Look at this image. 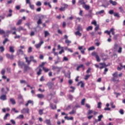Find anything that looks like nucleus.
I'll list each match as a JSON object with an SVG mask.
<instances>
[{"instance_id":"f257e3e1","label":"nucleus","mask_w":125,"mask_h":125,"mask_svg":"<svg viewBox=\"0 0 125 125\" xmlns=\"http://www.w3.org/2000/svg\"><path fill=\"white\" fill-rule=\"evenodd\" d=\"M123 49V48L122 47L120 46L119 44H115L114 47V51H117L118 53H122V50Z\"/></svg>"},{"instance_id":"f03ea898","label":"nucleus","mask_w":125,"mask_h":125,"mask_svg":"<svg viewBox=\"0 0 125 125\" xmlns=\"http://www.w3.org/2000/svg\"><path fill=\"white\" fill-rule=\"evenodd\" d=\"M62 69V67H59L54 65H52V70H53V71H55V70H56L57 74H59V73H60Z\"/></svg>"},{"instance_id":"7ed1b4c3","label":"nucleus","mask_w":125,"mask_h":125,"mask_svg":"<svg viewBox=\"0 0 125 125\" xmlns=\"http://www.w3.org/2000/svg\"><path fill=\"white\" fill-rule=\"evenodd\" d=\"M91 54L93 56H95L96 57L97 62H100V58H99V56L97 55V53L94 52H92Z\"/></svg>"},{"instance_id":"20e7f679","label":"nucleus","mask_w":125,"mask_h":125,"mask_svg":"<svg viewBox=\"0 0 125 125\" xmlns=\"http://www.w3.org/2000/svg\"><path fill=\"white\" fill-rule=\"evenodd\" d=\"M21 113L22 114H26V113H27V114H29V113H30V110L29 108H23L21 110Z\"/></svg>"},{"instance_id":"39448f33","label":"nucleus","mask_w":125,"mask_h":125,"mask_svg":"<svg viewBox=\"0 0 125 125\" xmlns=\"http://www.w3.org/2000/svg\"><path fill=\"white\" fill-rule=\"evenodd\" d=\"M18 65L20 67V68H23V67H25V65H26V64H25V63H24V62H21L20 61H19L18 62Z\"/></svg>"},{"instance_id":"423d86ee","label":"nucleus","mask_w":125,"mask_h":125,"mask_svg":"<svg viewBox=\"0 0 125 125\" xmlns=\"http://www.w3.org/2000/svg\"><path fill=\"white\" fill-rule=\"evenodd\" d=\"M43 41L41 40V42H39V43L35 44V46L37 49L40 48L42 46V44H43Z\"/></svg>"},{"instance_id":"0eeeda50","label":"nucleus","mask_w":125,"mask_h":125,"mask_svg":"<svg viewBox=\"0 0 125 125\" xmlns=\"http://www.w3.org/2000/svg\"><path fill=\"white\" fill-rule=\"evenodd\" d=\"M6 56L7 58H8L9 59H11V60H13L14 59V55L13 54H12L10 55L9 54H6Z\"/></svg>"},{"instance_id":"6e6552de","label":"nucleus","mask_w":125,"mask_h":125,"mask_svg":"<svg viewBox=\"0 0 125 125\" xmlns=\"http://www.w3.org/2000/svg\"><path fill=\"white\" fill-rule=\"evenodd\" d=\"M17 31L18 32H19V33H20V32H21V31H24V32H26V28H23V27H22V26H20L19 27H18L17 29Z\"/></svg>"},{"instance_id":"1a4fd4ad","label":"nucleus","mask_w":125,"mask_h":125,"mask_svg":"<svg viewBox=\"0 0 125 125\" xmlns=\"http://www.w3.org/2000/svg\"><path fill=\"white\" fill-rule=\"evenodd\" d=\"M6 89L7 91H4V88H1V92L2 94H7V92L9 91V88L7 87H6Z\"/></svg>"},{"instance_id":"9d476101","label":"nucleus","mask_w":125,"mask_h":125,"mask_svg":"<svg viewBox=\"0 0 125 125\" xmlns=\"http://www.w3.org/2000/svg\"><path fill=\"white\" fill-rule=\"evenodd\" d=\"M9 51L11 52V53H14V52H15V50H14V46H10Z\"/></svg>"},{"instance_id":"9b49d317","label":"nucleus","mask_w":125,"mask_h":125,"mask_svg":"<svg viewBox=\"0 0 125 125\" xmlns=\"http://www.w3.org/2000/svg\"><path fill=\"white\" fill-rule=\"evenodd\" d=\"M53 83L51 82H48L47 83V85L48 86L49 89H51L52 88V86H53Z\"/></svg>"},{"instance_id":"f8f14e48","label":"nucleus","mask_w":125,"mask_h":125,"mask_svg":"<svg viewBox=\"0 0 125 125\" xmlns=\"http://www.w3.org/2000/svg\"><path fill=\"white\" fill-rule=\"evenodd\" d=\"M83 8H84L85 10H89V9L90 8V6L88 5L84 4L83 5Z\"/></svg>"},{"instance_id":"ddd939ff","label":"nucleus","mask_w":125,"mask_h":125,"mask_svg":"<svg viewBox=\"0 0 125 125\" xmlns=\"http://www.w3.org/2000/svg\"><path fill=\"white\" fill-rule=\"evenodd\" d=\"M112 82H114V83H118L120 82V80L116 79L115 77H112Z\"/></svg>"},{"instance_id":"4468645a","label":"nucleus","mask_w":125,"mask_h":125,"mask_svg":"<svg viewBox=\"0 0 125 125\" xmlns=\"http://www.w3.org/2000/svg\"><path fill=\"white\" fill-rule=\"evenodd\" d=\"M104 13H105V11H104V10H102L99 12H97L96 13V15H101V14H103Z\"/></svg>"},{"instance_id":"2eb2a0df","label":"nucleus","mask_w":125,"mask_h":125,"mask_svg":"<svg viewBox=\"0 0 125 125\" xmlns=\"http://www.w3.org/2000/svg\"><path fill=\"white\" fill-rule=\"evenodd\" d=\"M55 61V64L56 65L57 64H58V63H60L61 62V61L60 60V57L59 56H57V61Z\"/></svg>"},{"instance_id":"dca6fc26","label":"nucleus","mask_w":125,"mask_h":125,"mask_svg":"<svg viewBox=\"0 0 125 125\" xmlns=\"http://www.w3.org/2000/svg\"><path fill=\"white\" fill-rule=\"evenodd\" d=\"M0 99L1 100H3V101H4V100H6V95H2L0 97Z\"/></svg>"},{"instance_id":"f3484780","label":"nucleus","mask_w":125,"mask_h":125,"mask_svg":"<svg viewBox=\"0 0 125 125\" xmlns=\"http://www.w3.org/2000/svg\"><path fill=\"white\" fill-rule=\"evenodd\" d=\"M29 104H32V105H34V102L32 100L28 101L27 103L25 104V106H28Z\"/></svg>"},{"instance_id":"a211bd4d","label":"nucleus","mask_w":125,"mask_h":125,"mask_svg":"<svg viewBox=\"0 0 125 125\" xmlns=\"http://www.w3.org/2000/svg\"><path fill=\"white\" fill-rule=\"evenodd\" d=\"M44 123H45V124H46V125H51V123L50 122V120L49 119H46L44 121Z\"/></svg>"},{"instance_id":"6ab92c4d","label":"nucleus","mask_w":125,"mask_h":125,"mask_svg":"<svg viewBox=\"0 0 125 125\" xmlns=\"http://www.w3.org/2000/svg\"><path fill=\"white\" fill-rule=\"evenodd\" d=\"M37 69H39V71L37 72V75L38 76L42 75V68H40V67H38Z\"/></svg>"},{"instance_id":"aec40b11","label":"nucleus","mask_w":125,"mask_h":125,"mask_svg":"<svg viewBox=\"0 0 125 125\" xmlns=\"http://www.w3.org/2000/svg\"><path fill=\"white\" fill-rule=\"evenodd\" d=\"M50 106L51 109H52V110L56 109V105H53V104L50 103Z\"/></svg>"},{"instance_id":"412c9836","label":"nucleus","mask_w":125,"mask_h":125,"mask_svg":"<svg viewBox=\"0 0 125 125\" xmlns=\"http://www.w3.org/2000/svg\"><path fill=\"white\" fill-rule=\"evenodd\" d=\"M64 119H65L66 120H67V121H72L73 120H74V117H68V116H66L64 117Z\"/></svg>"},{"instance_id":"4be33fe9","label":"nucleus","mask_w":125,"mask_h":125,"mask_svg":"<svg viewBox=\"0 0 125 125\" xmlns=\"http://www.w3.org/2000/svg\"><path fill=\"white\" fill-rule=\"evenodd\" d=\"M83 67H84L83 64H81L78 66V67L76 68V70L77 71H80V69H81V68H83Z\"/></svg>"},{"instance_id":"5701e85b","label":"nucleus","mask_w":125,"mask_h":125,"mask_svg":"<svg viewBox=\"0 0 125 125\" xmlns=\"http://www.w3.org/2000/svg\"><path fill=\"white\" fill-rule=\"evenodd\" d=\"M18 55H23L24 54V52H23V50L22 49L19 50V51L17 52Z\"/></svg>"},{"instance_id":"b1692460","label":"nucleus","mask_w":125,"mask_h":125,"mask_svg":"<svg viewBox=\"0 0 125 125\" xmlns=\"http://www.w3.org/2000/svg\"><path fill=\"white\" fill-rule=\"evenodd\" d=\"M10 101L13 105H15V104H16V102H15V100L13 98L10 99Z\"/></svg>"},{"instance_id":"393cba45","label":"nucleus","mask_w":125,"mask_h":125,"mask_svg":"<svg viewBox=\"0 0 125 125\" xmlns=\"http://www.w3.org/2000/svg\"><path fill=\"white\" fill-rule=\"evenodd\" d=\"M28 70H32V68L25 64L24 66V70L28 71Z\"/></svg>"},{"instance_id":"a878e982","label":"nucleus","mask_w":125,"mask_h":125,"mask_svg":"<svg viewBox=\"0 0 125 125\" xmlns=\"http://www.w3.org/2000/svg\"><path fill=\"white\" fill-rule=\"evenodd\" d=\"M109 2L111 4H112L114 6L117 5V2L115 1H113L112 0H110Z\"/></svg>"},{"instance_id":"bb28decb","label":"nucleus","mask_w":125,"mask_h":125,"mask_svg":"<svg viewBox=\"0 0 125 125\" xmlns=\"http://www.w3.org/2000/svg\"><path fill=\"white\" fill-rule=\"evenodd\" d=\"M10 116V114L9 113H6L5 115L4 116L3 120L5 121L6 120H7V118L8 117Z\"/></svg>"},{"instance_id":"cd10ccee","label":"nucleus","mask_w":125,"mask_h":125,"mask_svg":"<svg viewBox=\"0 0 125 125\" xmlns=\"http://www.w3.org/2000/svg\"><path fill=\"white\" fill-rule=\"evenodd\" d=\"M113 78H118L119 77V75L118 74V72H115L114 73L112 74Z\"/></svg>"},{"instance_id":"c85d7f7f","label":"nucleus","mask_w":125,"mask_h":125,"mask_svg":"<svg viewBox=\"0 0 125 125\" xmlns=\"http://www.w3.org/2000/svg\"><path fill=\"white\" fill-rule=\"evenodd\" d=\"M75 35L76 36H79V37H82V33L80 31H76L75 32Z\"/></svg>"},{"instance_id":"c756f323","label":"nucleus","mask_w":125,"mask_h":125,"mask_svg":"<svg viewBox=\"0 0 125 125\" xmlns=\"http://www.w3.org/2000/svg\"><path fill=\"white\" fill-rule=\"evenodd\" d=\"M79 2L82 5L85 4V2H84V0H79Z\"/></svg>"},{"instance_id":"7c9ffc66","label":"nucleus","mask_w":125,"mask_h":125,"mask_svg":"<svg viewBox=\"0 0 125 125\" xmlns=\"http://www.w3.org/2000/svg\"><path fill=\"white\" fill-rule=\"evenodd\" d=\"M29 5L30 9H31L32 10H35V5H34V4H32V3H31Z\"/></svg>"},{"instance_id":"2f4dec72","label":"nucleus","mask_w":125,"mask_h":125,"mask_svg":"<svg viewBox=\"0 0 125 125\" xmlns=\"http://www.w3.org/2000/svg\"><path fill=\"white\" fill-rule=\"evenodd\" d=\"M77 30L78 31L81 32V31H83V28L82 26L79 25L77 28Z\"/></svg>"},{"instance_id":"473e14b6","label":"nucleus","mask_w":125,"mask_h":125,"mask_svg":"<svg viewBox=\"0 0 125 125\" xmlns=\"http://www.w3.org/2000/svg\"><path fill=\"white\" fill-rule=\"evenodd\" d=\"M37 97L41 99L43 98L44 97V95H43V94H39L37 95Z\"/></svg>"},{"instance_id":"72a5a7b5","label":"nucleus","mask_w":125,"mask_h":125,"mask_svg":"<svg viewBox=\"0 0 125 125\" xmlns=\"http://www.w3.org/2000/svg\"><path fill=\"white\" fill-rule=\"evenodd\" d=\"M42 69L43 70V71H44V72L45 73H47V72H48L50 70V69H49L48 68H45L44 67H42Z\"/></svg>"},{"instance_id":"f704fd0d","label":"nucleus","mask_w":125,"mask_h":125,"mask_svg":"<svg viewBox=\"0 0 125 125\" xmlns=\"http://www.w3.org/2000/svg\"><path fill=\"white\" fill-rule=\"evenodd\" d=\"M102 118H103V115L102 114V115H99L98 117V122H101V119H102Z\"/></svg>"},{"instance_id":"c9c22d12","label":"nucleus","mask_w":125,"mask_h":125,"mask_svg":"<svg viewBox=\"0 0 125 125\" xmlns=\"http://www.w3.org/2000/svg\"><path fill=\"white\" fill-rule=\"evenodd\" d=\"M25 59L26 60V62L27 63L28 65H30V64H31V61L28 60L27 57H25Z\"/></svg>"},{"instance_id":"e433bc0d","label":"nucleus","mask_w":125,"mask_h":125,"mask_svg":"<svg viewBox=\"0 0 125 125\" xmlns=\"http://www.w3.org/2000/svg\"><path fill=\"white\" fill-rule=\"evenodd\" d=\"M22 21H23V20L21 19L19 20V21H18V23H16V25H21V24L22 23Z\"/></svg>"},{"instance_id":"4c0bfd02","label":"nucleus","mask_w":125,"mask_h":125,"mask_svg":"<svg viewBox=\"0 0 125 125\" xmlns=\"http://www.w3.org/2000/svg\"><path fill=\"white\" fill-rule=\"evenodd\" d=\"M114 16L115 17H118V18H120V17H121L120 16V15L119 14V13H114Z\"/></svg>"},{"instance_id":"58836bf2","label":"nucleus","mask_w":125,"mask_h":125,"mask_svg":"<svg viewBox=\"0 0 125 125\" xmlns=\"http://www.w3.org/2000/svg\"><path fill=\"white\" fill-rule=\"evenodd\" d=\"M76 110H72L71 111H70V112L69 113V114L70 115H73V114H76Z\"/></svg>"},{"instance_id":"ea45409f","label":"nucleus","mask_w":125,"mask_h":125,"mask_svg":"<svg viewBox=\"0 0 125 125\" xmlns=\"http://www.w3.org/2000/svg\"><path fill=\"white\" fill-rule=\"evenodd\" d=\"M119 9L122 13H124L125 12V11H124V9H123V7H119Z\"/></svg>"},{"instance_id":"a19ab883","label":"nucleus","mask_w":125,"mask_h":125,"mask_svg":"<svg viewBox=\"0 0 125 125\" xmlns=\"http://www.w3.org/2000/svg\"><path fill=\"white\" fill-rule=\"evenodd\" d=\"M100 65H101L102 66H103L105 68V67H108V65H106L105 63H100Z\"/></svg>"},{"instance_id":"79ce46f5","label":"nucleus","mask_w":125,"mask_h":125,"mask_svg":"<svg viewBox=\"0 0 125 125\" xmlns=\"http://www.w3.org/2000/svg\"><path fill=\"white\" fill-rule=\"evenodd\" d=\"M44 35H45V38H46L47 36H49V33H48V31H44Z\"/></svg>"},{"instance_id":"37998d69","label":"nucleus","mask_w":125,"mask_h":125,"mask_svg":"<svg viewBox=\"0 0 125 125\" xmlns=\"http://www.w3.org/2000/svg\"><path fill=\"white\" fill-rule=\"evenodd\" d=\"M4 74H5V69H3L1 71V74L2 75V76H4Z\"/></svg>"},{"instance_id":"c03bdc74","label":"nucleus","mask_w":125,"mask_h":125,"mask_svg":"<svg viewBox=\"0 0 125 125\" xmlns=\"http://www.w3.org/2000/svg\"><path fill=\"white\" fill-rule=\"evenodd\" d=\"M23 118H24V115H20L16 118V119H23Z\"/></svg>"},{"instance_id":"a18cd8bd","label":"nucleus","mask_w":125,"mask_h":125,"mask_svg":"<svg viewBox=\"0 0 125 125\" xmlns=\"http://www.w3.org/2000/svg\"><path fill=\"white\" fill-rule=\"evenodd\" d=\"M71 42L67 39L65 40V43H67V45H70L69 43H71Z\"/></svg>"},{"instance_id":"49530a36","label":"nucleus","mask_w":125,"mask_h":125,"mask_svg":"<svg viewBox=\"0 0 125 125\" xmlns=\"http://www.w3.org/2000/svg\"><path fill=\"white\" fill-rule=\"evenodd\" d=\"M7 42H9V40H8V39L5 38L4 41L3 42V44H5Z\"/></svg>"},{"instance_id":"de8ad7c7","label":"nucleus","mask_w":125,"mask_h":125,"mask_svg":"<svg viewBox=\"0 0 125 125\" xmlns=\"http://www.w3.org/2000/svg\"><path fill=\"white\" fill-rule=\"evenodd\" d=\"M37 6H41L42 5V2L38 1L36 3Z\"/></svg>"},{"instance_id":"09e8293b","label":"nucleus","mask_w":125,"mask_h":125,"mask_svg":"<svg viewBox=\"0 0 125 125\" xmlns=\"http://www.w3.org/2000/svg\"><path fill=\"white\" fill-rule=\"evenodd\" d=\"M42 23V19H39V20L37 21V24L38 25H40Z\"/></svg>"},{"instance_id":"8fccbe9b","label":"nucleus","mask_w":125,"mask_h":125,"mask_svg":"<svg viewBox=\"0 0 125 125\" xmlns=\"http://www.w3.org/2000/svg\"><path fill=\"white\" fill-rule=\"evenodd\" d=\"M92 29H93L92 26H89L86 28V30H87V31H90V30H92Z\"/></svg>"},{"instance_id":"3c124183","label":"nucleus","mask_w":125,"mask_h":125,"mask_svg":"<svg viewBox=\"0 0 125 125\" xmlns=\"http://www.w3.org/2000/svg\"><path fill=\"white\" fill-rule=\"evenodd\" d=\"M0 52H3L4 51V47L3 46L0 47Z\"/></svg>"},{"instance_id":"603ef678","label":"nucleus","mask_w":125,"mask_h":125,"mask_svg":"<svg viewBox=\"0 0 125 125\" xmlns=\"http://www.w3.org/2000/svg\"><path fill=\"white\" fill-rule=\"evenodd\" d=\"M119 113L121 114V115H124V114H125V112H124V110L123 109H121L119 110Z\"/></svg>"},{"instance_id":"864d4df0","label":"nucleus","mask_w":125,"mask_h":125,"mask_svg":"<svg viewBox=\"0 0 125 125\" xmlns=\"http://www.w3.org/2000/svg\"><path fill=\"white\" fill-rule=\"evenodd\" d=\"M94 49H95V47H94V46H91L88 48V50H94Z\"/></svg>"},{"instance_id":"5fc2aeb1","label":"nucleus","mask_w":125,"mask_h":125,"mask_svg":"<svg viewBox=\"0 0 125 125\" xmlns=\"http://www.w3.org/2000/svg\"><path fill=\"white\" fill-rule=\"evenodd\" d=\"M32 51H33V48H32V47H29L28 50V53H30V52H32Z\"/></svg>"},{"instance_id":"6e6d98bb","label":"nucleus","mask_w":125,"mask_h":125,"mask_svg":"<svg viewBox=\"0 0 125 125\" xmlns=\"http://www.w3.org/2000/svg\"><path fill=\"white\" fill-rule=\"evenodd\" d=\"M63 7H64V9L65 10L66 8H68V6H69V5H68V4H67L64 3V4H63Z\"/></svg>"},{"instance_id":"4d7b16f0","label":"nucleus","mask_w":125,"mask_h":125,"mask_svg":"<svg viewBox=\"0 0 125 125\" xmlns=\"http://www.w3.org/2000/svg\"><path fill=\"white\" fill-rule=\"evenodd\" d=\"M43 114V109H40V110H39V114L42 115Z\"/></svg>"},{"instance_id":"13d9d810","label":"nucleus","mask_w":125,"mask_h":125,"mask_svg":"<svg viewBox=\"0 0 125 125\" xmlns=\"http://www.w3.org/2000/svg\"><path fill=\"white\" fill-rule=\"evenodd\" d=\"M80 83L81 84V87H84V83H83V81H81Z\"/></svg>"},{"instance_id":"bf43d9fd","label":"nucleus","mask_w":125,"mask_h":125,"mask_svg":"<svg viewBox=\"0 0 125 125\" xmlns=\"http://www.w3.org/2000/svg\"><path fill=\"white\" fill-rule=\"evenodd\" d=\"M0 35H2L3 34H5V32L3 30L0 29Z\"/></svg>"},{"instance_id":"052dcab7","label":"nucleus","mask_w":125,"mask_h":125,"mask_svg":"<svg viewBox=\"0 0 125 125\" xmlns=\"http://www.w3.org/2000/svg\"><path fill=\"white\" fill-rule=\"evenodd\" d=\"M44 65H45V62H43L41 64L39 65V68H41V67H43V66H44Z\"/></svg>"},{"instance_id":"680f3d73","label":"nucleus","mask_w":125,"mask_h":125,"mask_svg":"<svg viewBox=\"0 0 125 125\" xmlns=\"http://www.w3.org/2000/svg\"><path fill=\"white\" fill-rule=\"evenodd\" d=\"M84 102H85V99H83L81 101V104L84 105Z\"/></svg>"},{"instance_id":"e2e57ef3","label":"nucleus","mask_w":125,"mask_h":125,"mask_svg":"<svg viewBox=\"0 0 125 125\" xmlns=\"http://www.w3.org/2000/svg\"><path fill=\"white\" fill-rule=\"evenodd\" d=\"M91 24H92L93 25H94L95 26H96L97 25V22H96V21H94L91 22Z\"/></svg>"},{"instance_id":"0e129e2a","label":"nucleus","mask_w":125,"mask_h":125,"mask_svg":"<svg viewBox=\"0 0 125 125\" xmlns=\"http://www.w3.org/2000/svg\"><path fill=\"white\" fill-rule=\"evenodd\" d=\"M108 13H109V14H111V15L114 14V10H109L108 12Z\"/></svg>"},{"instance_id":"69168bd1","label":"nucleus","mask_w":125,"mask_h":125,"mask_svg":"<svg viewBox=\"0 0 125 125\" xmlns=\"http://www.w3.org/2000/svg\"><path fill=\"white\" fill-rule=\"evenodd\" d=\"M20 83H27V82L25 80H21Z\"/></svg>"},{"instance_id":"338daca9","label":"nucleus","mask_w":125,"mask_h":125,"mask_svg":"<svg viewBox=\"0 0 125 125\" xmlns=\"http://www.w3.org/2000/svg\"><path fill=\"white\" fill-rule=\"evenodd\" d=\"M90 77V75H85V80L86 81L87 80H88V78Z\"/></svg>"},{"instance_id":"774afa93","label":"nucleus","mask_w":125,"mask_h":125,"mask_svg":"<svg viewBox=\"0 0 125 125\" xmlns=\"http://www.w3.org/2000/svg\"><path fill=\"white\" fill-rule=\"evenodd\" d=\"M68 58H67V57H63V61H68Z\"/></svg>"}]
</instances>
